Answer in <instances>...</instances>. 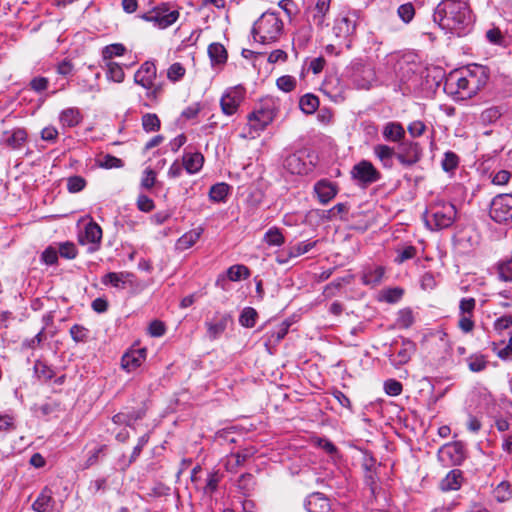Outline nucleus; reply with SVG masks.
<instances>
[{
	"mask_svg": "<svg viewBox=\"0 0 512 512\" xmlns=\"http://www.w3.org/2000/svg\"><path fill=\"white\" fill-rule=\"evenodd\" d=\"M34 372L37 378L41 381L47 382L55 376L54 369L46 362L37 360L34 364Z\"/></svg>",
	"mask_w": 512,
	"mask_h": 512,
	"instance_id": "c03bdc74",
	"label": "nucleus"
},
{
	"mask_svg": "<svg viewBox=\"0 0 512 512\" xmlns=\"http://www.w3.org/2000/svg\"><path fill=\"white\" fill-rule=\"evenodd\" d=\"M255 453L256 449L254 447L244 448L235 453H231L226 463L227 471L236 472L237 468L243 466Z\"/></svg>",
	"mask_w": 512,
	"mask_h": 512,
	"instance_id": "4be33fe9",
	"label": "nucleus"
},
{
	"mask_svg": "<svg viewBox=\"0 0 512 512\" xmlns=\"http://www.w3.org/2000/svg\"><path fill=\"white\" fill-rule=\"evenodd\" d=\"M132 277L133 274L129 272H109L102 277L101 282L104 285L124 289L128 282L131 283Z\"/></svg>",
	"mask_w": 512,
	"mask_h": 512,
	"instance_id": "c85d7f7f",
	"label": "nucleus"
},
{
	"mask_svg": "<svg viewBox=\"0 0 512 512\" xmlns=\"http://www.w3.org/2000/svg\"><path fill=\"white\" fill-rule=\"evenodd\" d=\"M291 325L292 321L290 319H286L281 322L277 327L269 332V342L273 344L279 343L287 335Z\"/></svg>",
	"mask_w": 512,
	"mask_h": 512,
	"instance_id": "a19ab883",
	"label": "nucleus"
},
{
	"mask_svg": "<svg viewBox=\"0 0 512 512\" xmlns=\"http://www.w3.org/2000/svg\"><path fill=\"white\" fill-rule=\"evenodd\" d=\"M308 153L306 150H298L286 155L283 159V167L289 173L294 175H305L314 168L312 160H307Z\"/></svg>",
	"mask_w": 512,
	"mask_h": 512,
	"instance_id": "9d476101",
	"label": "nucleus"
},
{
	"mask_svg": "<svg viewBox=\"0 0 512 512\" xmlns=\"http://www.w3.org/2000/svg\"><path fill=\"white\" fill-rule=\"evenodd\" d=\"M299 107L305 114H313L319 107V99L311 93L305 94L299 100Z\"/></svg>",
	"mask_w": 512,
	"mask_h": 512,
	"instance_id": "37998d69",
	"label": "nucleus"
},
{
	"mask_svg": "<svg viewBox=\"0 0 512 512\" xmlns=\"http://www.w3.org/2000/svg\"><path fill=\"white\" fill-rule=\"evenodd\" d=\"M345 73L357 89H370L376 79L373 66L362 59L353 60Z\"/></svg>",
	"mask_w": 512,
	"mask_h": 512,
	"instance_id": "39448f33",
	"label": "nucleus"
},
{
	"mask_svg": "<svg viewBox=\"0 0 512 512\" xmlns=\"http://www.w3.org/2000/svg\"><path fill=\"white\" fill-rule=\"evenodd\" d=\"M250 276L249 269L242 264L232 265L226 271V275H219L216 280V286L221 287L223 290H226L225 284L227 280L230 281H240L242 278H248Z\"/></svg>",
	"mask_w": 512,
	"mask_h": 512,
	"instance_id": "f3484780",
	"label": "nucleus"
},
{
	"mask_svg": "<svg viewBox=\"0 0 512 512\" xmlns=\"http://www.w3.org/2000/svg\"><path fill=\"white\" fill-rule=\"evenodd\" d=\"M444 90L459 99H467L475 96L473 89H471L468 75H466L465 68L451 72L445 80Z\"/></svg>",
	"mask_w": 512,
	"mask_h": 512,
	"instance_id": "423d86ee",
	"label": "nucleus"
},
{
	"mask_svg": "<svg viewBox=\"0 0 512 512\" xmlns=\"http://www.w3.org/2000/svg\"><path fill=\"white\" fill-rule=\"evenodd\" d=\"M220 481L221 476L219 475L218 472L209 473L206 480V485L204 487L205 494H213L217 490Z\"/></svg>",
	"mask_w": 512,
	"mask_h": 512,
	"instance_id": "338daca9",
	"label": "nucleus"
},
{
	"mask_svg": "<svg viewBox=\"0 0 512 512\" xmlns=\"http://www.w3.org/2000/svg\"><path fill=\"white\" fill-rule=\"evenodd\" d=\"M317 244V241H303L299 242L288 249V257L289 258H296L299 257L307 252H309L311 249H313Z\"/></svg>",
	"mask_w": 512,
	"mask_h": 512,
	"instance_id": "09e8293b",
	"label": "nucleus"
},
{
	"mask_svg": "<svg viewBox=\"0 0 512 512\" xmlns=\"http://www.w3.org/2000/svg\"><path fill=\"white\" fill-rule=\"evenodd\" d=\"M313 29L311 24L304 25L297 33V41L300 47L305 48L312 39Z\"/></svg>",
	"mask_w": 512,
	"mask_h": 512,
	"instance_id": "680f3d73",
	"label": "nucleus"
},
{
	"mask_svg": "<svg viewBox=\"0 0 512 512\" xmlns=\"http://www.w3.org/2000/svg\"><path fill=\"white\" fill-rule=\"evenodd\" d=\"M142 128L145 132H157L160 130L161 121L155 113H145L142 118Z\"/></svg>",
	"mask_w": 512,
	"mask_h": 512,
	"instance_id": "49530a36",
	"label": "nucleus"
},
{
	"mask_svg": "<svg viewBox=\"0 0 512 512\" xmlns=\"http://www.w3.org/2000/svg\"><path fill=\"white\" fill-rule=\"evenodd\" d=\"M413 311L410 308H404L398 312L397 324L401 328H410L414 324Z\"/></svg>",
	"mask_w": 512,
	"mask_h": 512,
	"instance_id": "4d7b16f0",
	"label": "nucleus"
},
{
	"mask_svg": "<svg viewBox=\"0 0 512 512\" xmlns=\"http://www.w3.org/2000/svg\"><path fill=\"white\" fill-rule=\"evenodd\" d=\"M351 177L359 187L367 188L371 184L378 182L382 175L370 161L361 160L353 166Z\"/></svg>",
	"mask_w": 512,
	"mask_h": 512,
	"instance_id": "6e6552de",
	"label": "nucleus"
},
{
	"mask_svg": "<svg viewBox=\"0 0 512 512\" xmlns=\"http://www.w3.org/2000/svg\"><path fill=\"white\" fill-rule=\"evenodd\" d=\"M106 75L108 80L116 83L123 82L125 78L122 66L114 61H108L106 63Z\"/></svg>",
	"mask_w": 512,
	"mask_h": 512,
	"instance_id": "79ce46f5",
	"label": "nucleus"
},
{
	"mask_svg": "<svg viewBox=\"0 0 512 512\" xmlns=\"http://www.w3.org/2000/svg\"><path fill=\"white\" fill-rule=\"evenodd\" d=\"M203 228L198 227L183 234L177 241V248L186 250L191 248L201 237Z\"/></svg>",
	"mask_w": 512,
	"mask_h": 512,
	"instance_id": "c9c22d12",
	"label": "nucleus"
},
{
	"mask_svg": "<svg viewBox=\"0 0 512 512\" xmlns=\"http://www.w3.org/2000/svg\"><path fill=\"white\" fill-rule=\"evenodd\" d=\"M357 27V15L355 13L340 14L333 26V32L339 39L345 41L347 48L351 47V37L354 35Z\"/></svg>",
	"mask_w": 512,
	"mask_h": 512,
	"instance_id": "9b49d317",
	"label": "nucleus"
},
{
	"mask_svg": "<svg viewBox=\"0 0 512 512\" xmlns=\"http://www.w3.org/2000/svg\"><path fill=\"white\" fill-rule=\"evenodd\" d=\"M314 192L321 204H327L337 195L338 189L331 181L321 179L315 183Z\"/></svg>",
	"mask_w": 512,
	"mask_h": 512,
	"instance_id": "aec40b11",
	"label": "nucleus"
},
{
	"mask_svg": "<svg viewBox=\"0 0 512 512\" xmlns=\"http://www.w3.org/2000/svg\"><path fill=\"white\" fill-rule=\"evenodd\" d=\"M231 321L229 314H224L213 321L205 323L207 327V336L211 340L219 338L227 328L228 323Z\"/></svg>",
	"mask_w": 512,
	"mask_h": 512,
	"instance_id": "a878e982",
	"label": "nucleus"
},
{
	"mask_svg": "<svg viewBox=\"0 0 512 512\" xmlns=\"http://www.w3.org/2000/svg\"><path fill=\"white\" fill-rule=\"evenodd\" d=\"M263 241L269 246H281L284 244L285 238L279 228L271 227L264 234Z\"/></svg>",
	"mask_w": 512,
	"mask_h": 512,
	"instance_id": "de8ad7c7",
	"label": "nucleus"
},
{
	"mask_svg": "<svg viewBox=\"0 0 512 512\" xmlns=\"http://www.w3.org/2000/svg\"><path fill=\"white\" fill-rule=\"evenodd\" d=\"M462 473L460 470H451L441 481L443 491L458 490L461 487Z\"/></svg>",
	"mask_w": 512,
	"mask_h": 512,
	"instance_id": "58836bf2",
	"label": "nucleus"
},
{
	"mask_svg": "<svg viewBox=\"0 0 512 512\" xmlns=\"http://www.w3.org/2000/svg\"><path fill=\"white\" fill-rule=\"evenodd\" d=\"M126 51V48L121 43H114L107 45L102 50V56L105 61H111L113 57L122 56Z\"/></svg>",
	"mask_w": 512,
	"mask_h": 512,
	"instance_id": "3c124183",
	"label": "nucleus"
},
{
	"mask_svg": "<svg viewBox=\"0 0 512 512\" xmlns=\"http://www.w3.org/2000/svg\"><path fill=\"white\" fill-rule=\"evenodd\" d=\"M397 13L404 23H409L414 18L415 9L412 3H405L398 7Z\"/></svg>",
	"mask_w": 512,
	"mask_h": 512,
	"instance_id": "0e129e2a",
	"label": "nucleus"
},
{
	"mask_svg": "<svg viewBox=\"0 0 512 512\" xmlns=\"http://www.w3.org/2000/svg\"><path fill=\"white\" fill-rule=\"evenodd\" d=\"M439 457L442 460L444 457H448L453 465H460L465 459L464 446L461 442L445 444L439 450Z\"/></svg>",
	"mask_w": 512,
	"mask_h": 512,
	"instance_id": "6ab92c4d",
	"label": "nucleus"
},
{
	"mask_svg": "<svg viewBox=\"0 0 512 512\" xmlns=\"http://www.w3.org/2000/svg\"><path fill=\"white\" fill-rule=\"evenodd\" d=\"M257 318L258 313L254 308L245 307L239 316V323L243 327L252 328L255 326Z\"/></svg>",
	"mask_w": 512,
	"mask_h": 512,
	"instance_id": "8fccbe9b",
	"label": "nucleus"
},
{
	"mask_svg": "<svg viewBox=\"0 0 512 512\" xmlns=\"http://www.w3.org/2000/svg\"><path fill=\"white\" fill-rule=\"evenodd\" d=\"M58 254L65 259H74L77 256V248L72 242H63L59 244Z\"/></svg>",
	"mask_w": 512,
	"mask_h": 512,
	"instance_id": "052dcab7",
	"label": "nucleus"
},
{
	"mask_svg": "<svg viewBox=\"0 0 512 512\" xmlns=\"http://www.w3.org/2000/svg\"><path fill=\"white\" fill-rule=\"evenodd\" d=\"M503 106H491L484 109L480 116L479 121L482 125H491L496 123L504 114Z\"/></svg>",
	"mask_w": 512,
	"mask_h": 512,
	"instance_id": "72a5a7b5",
	"label": "nucleus"
},
{
	"mask_svg": "<svg viewBox=\"0 0 512 512\" xmlns=\"http://www.w3.org/2000/svg\"><path fill=\"white\" fill-rule=\"evenodd\" d=\"M27 140L25 129L17 128L12 131H5L2 136L3 143L11 149H19Z\"/></svg>",
	"mask_w": 512,
	"mask_h": 512,
	"instance_id": "bb28decb",
	"label": "nucleus"
},
{
	"mask_svg": "<svg viewBox=\"0 0 512 512\" xmlns=\"http://www.w3.org/2000/svg\"><path fill=\"white\" fill-rule=\"evenodd\" d=\"M456 214V208L452 203L436 200L426 209L423 218L430 230H441L454 223Z\"/></svg>",
	"mask_w": 512,
	"mask_h": 512,
	"instance_id": "7ed1b4c3",
	"label": "nucleus"
},
{
	"mask_svg": "<svg viewBox=\"0 0 512 512\" xmlns=\"http://www.w3.org/2000/svg\"><path fill=\"white\" fill-rule=\"evenodd\" d=\"M145 414V408H139L137 410H132L127 413L119 412L112 417V421L117 425L125 424L126 426L132 427L133 423L136 422L137 420H141L142 418H144Z\"/></svg>",
	"mask_w": 512,
	"mask_h": 512,
	"instance_id": "c756f323",
	"label": "nucleus"
},
{
	"mask_svg": "<svg viewBox=\"0 0 512 512\" xmlns=\"http://www.w3.org/2000/svg\"><path fill=\"white\" fill-rule=\"evenodd\" d=\"M208 55L213 65H221L227 61V51L220 43L210 44L208 47Z\"/></svg>",
	"mask_w": 512,
	"mask_h": 512,
	"instance_id": "ea45409f",
	"label": "nucleus"
},
{
	"mask_svg": "<svg viewBox=\"0 0 512 512\" xmlns=\"http://www.w3.org/2000/svg\"><path fill=\"white\" fill-rule=\"evenodd\" d=\"M433 20L443 30L457 36L469 33L474 23L467 0H442L434 10Z\"/></svg>",
	"mask_w": 512,
	"mask_h": 512,
	"instance_id": "f257e3e1",
	"label": "nucleus"
},
{
	"mask_svg": "<svg viewBox=\"0 0 512 512\" xmlns=\"http://www.w3.org/2000/svg\"><path fill=\"white\" fill-rule=\"evenodd\" d=\"M273 121V112L271 110L261 109L254 111L248 116V125L255 132L263 131Z\"/></svg>",
	"mask_w": 512,
	"mask_h": 512,
	"instance_id": "a211bd4d",
	"label": "nucleus"
},
{
	"mask_svg": "<svg viewBox=\"0 0 512 512\" xmlns=\"http://www.w3.org/2000/svg\"><path fill=\"white\" fill-rule=\"evenodd\" d=\"M283 28L284 24L276 13L265 12L254 23L251 33L254 41L261 44H271L279 39Z\"/></svg>",
	"mask_w": 512,
	"mask_h": 512,
	"instance_id": "f03ea898",
	"label": "nucleus"
},
{
	"mask_svg": "<svg viewBox=\"0 0 512 512\" xmlns=\"http://www.w3.org/2000/svg\"><path fill=\"white\" fill-rule=\"evenodd\" d=\"M373 153L384 168L391 169L394 166L396 148L386 144H377L373 147Z\"/></svg>",
	"mask_w": 512,
	"mask_h": 512,
	"instance_id": "412c9836",
	"label": "nucleus"
},
{
	"mask_svg": "<svg viewBox=\"0 0 512 512\" xmlns=\"http://www.w3.org/2000/svg\"><path fill=\"white\" fill-rule=\"evenodd\" d=\"M468 368L473 373H480L487 369L489 361L482 353H474L466 358Z\"/></svg>",
	"mask_w": 512,
	"mask_h": 512,
	"instance_id": "e433bc0d",
	"label": "nucleus"
},
{
	"mask_svg": "<svg viewBox=\"0 0 512 512\" xmlns=\"http://www.w3.org/2000/svg\"><path fill=\"white\" fill-rule=\"evenodd\" d=\"M397 253V257L394 261L397 264H402L407 260L413 259L416 256L417 249L412 245H407L401 249H397Z\"/></svg>",
	"mask_w": 512,
	"mask_h": 512,
	"instance_id": "13d9d810",
	"label": "nucleus"
},
{
	"mask_svg": "<svg viewBox=\"0 0 512 512\" xmlns=\"http://www.w3.org/2000/svg\"><path fill=\"white\" fill-rule=\"evenodd\" d=\"M489 216L498 224L512 222V194L495 196L490 203Z\"/></svg>",
	"mask_w": 512,
	"mask_h": 512,
	"instance_id": "0eeeda50",
	"label": "nucleus"
},
{
	"mask_svg": "<svg viewBox=\"0 0 512 512\" xmlns=\"http://www.w3.org/2000/svg\"><path fill=\"white\" fill-rule=\"evenodd\" d=\"M382 135L386 141L399 144L405 140L406 131L400 122L390 121L383 126Z\"/></svg>",
	"mask_w": 512,
	"mask_h": 512,
	"instance_id": "5701e85b",
	"label": "nucleus"
},
{
	"mask_svg": "<svg viewBox=\"0 0 512 512\" xmlns=\"http://www.w3.org/2000/svg\"><path fill=\"white\" fill-rule=\"evenodd\" d=\"M296 83L297 81L295 77L290 75H283L279 77L276 81L277 87L284 92L293 91L296 87Z\"/></svg>",
	"mask_w": 512,
	"mask_h": 512,
	"instance_id": "e2e57ef3",
	"label": "nucleus"
},
{
	"mask_svg": "<svg viewBox=\"0 0 512 512\" xmlns=\"http://www.w3.org/2000/svg\"><path fill=\"white\" fill-rule=\"evenodd\" d=\"M416 352V343L408 338L402 339L401 347L389 356L390 363L394 367H400L409 362Z\"/></svg>",
	"mask_w": 512,
	"mask_h": 512,
	"instance_id": "4468645a",
	"label": "nucleus"
},
{
	"mask_svg": "<svg viewBox=\"0 0 512 512\" xmlns=\"http://www.w3.org/2000/svg\"><path fill=\"white\" fill-rule=\"evenodd\" d=\"M423 156V149L416 141L403 140L396 149V159L403 167H412L417 164Z\"/></svg>",
	"mask_w": 512,
	"mask_h": 512,
	"instance_id": "1a4fd4ad",
	"label": "nucleus"
},
{
	"mask_svg": "<svg viewBox=\"0 0 512 512\" xmlns=\"http://www.w3.org/2000/svg\"><path fill=\"white\" fill-rule=\"evenodd\" d=\"M459 165V157L452 151L444 153V157L441 161L442 169L445 172H453Z\"/></svg>",
	"mask_w": 512,
	"mask_h": 512,
	"instance_id": "864d4df0",
	"label": "nucleus"
},
{
	"mask_svg": "<svg viewBox=\"0 0 512 512\" xmlns=\"http://www.w3.org/2000/svg\"><path fill=\"white\" fill-rule=\"evenodd\" d=\"M149 441V434H144L138 439L137 445L133 448L132 454L127 462L123 465L122 469L125 470L127 467H129L133 462L136 461V459L140 456L143 447L148 443Z\"/></svg>",
	"mask_w": 512,
	"mask_h": 512,
	"instance_id": "6e6d98bb",
	"label": "nucleus"
},
{
	"mask_svg": "<svg viewBox=\"0 0 512 512\" xmlns=\"http://www.w3.org/2000/svg\"><path fill=\"white\" fill-rule=\"evenodd\" d=\"M384 276V268L382 266L370 267L363 271L362 283L369 286H377L381 283Z\"/></svg>",
	"mask_w": 512,
	"mask_h": 512,
	"instance_id": "f704fd0d",
	"label": "nucleus"
},
{
	"mask_svg": "<svg viewBox=\"0 0 512 512\" xmlns=\"http://www.w3.org/2000/svg\"><path fill=\"white\" fill-rule=\"evenodd\" d=\"M497 278L502 282H512V257H504L494 265Z\"/></svg>",
	"mask_w": 512,
	"mask_h": 512,
	"instance_id": "473e14b6",
	"label": "nucleus"
},
{
	"mask_svg": "<svg viewBox=\"0 0 512 512\" xmlns=\"http://www.w3.org/2000/svg\"><path fill=\"white\" fill-rule=\"evenodd\" d=\"M303 507L307 512H329L331 499L321 492H312L303 501Z\"/></svg>",
	"mask_w": 512,
	"mask_h": 512,
	"instance_id": "ddd939ff",
	"label": "nucleus"
},
{
	"mask_svg": "<svg viewBox=\"0 0 512 512\" xmlns=\"http://www.w3.org/2000/svg\"><path fill=\"white\" fill-rule=\"evenodd\" d=\"M138 17L146 22H151L158 29H166L178 20L179 11L173 9L169 3L161 2L139 14Z\"/></svg>",
	"mask_w": 512,
	"mask_h": 512,
	"instance_id": "20e7f679",
	"label": "nucleus"
},
{
	"mask_svg": "<svg viewBox=\"0 0 512 512\" xmlns=\"http://www.w3.org/2000/svg\"><path fill=\"white\" fill-rule=\"evenodd\" d=\"M465 70L469 77L471 89L476 95L488 83L491 77V69L488 66L473 63L465 67Z\"/></svg>",
	"mask_w": 512,
	"mask_h": 512,
	"instance_id": "f8f14e48",
	"label": "nucleus"
},
{
	"mask_svg": "<svg viewBox=\"0 0 512 512\" xmlns=\"http://www.w3.org/2000/svg\"><path fill=\"white\" fill-rule=\"evenodd\" d=\"M240 104L241 103H239L235 99H232L231 97H229V95H226L225 93L223 94L220 100L222 112L228 116L236 113Z\"/></svg>",
	"mask_w": 512,
	"mask_h": 512,
	"instance_id": "5fc2aeb1",
	"label": "nucleus"
},
{
	"mask_svg": "<svg viewBox=\"0 0 512 512\" xmlns=\"http://www.w3.org/2000/svg\"><path fill=\"white\" fill-rule=\"evenodd\" d=\"M86 180L82 176L74 175L67 178V190L70 193H78L86 187Z\"/></svg>",
	"mask_w": 512,
	"mask_h": 512,
	"instance_id": "bf43d9fd",
	"label": "nucleus"
},
{
	"mask_svg": "<svg viewBox=\"0 0 512 512\" xmlns=\"http://www.w3.org/2000/svg\"><path fill=\"white\" fill-rule=\"evenodd\" d=\"M236 486L243 496H250L255 490V477L251 473H244L238 478Z\"/></svg>",
	"mask_w": 512,
	"mask_h": 512,
	"instance_id": "4c0bfd02",
	"label": "nucleus"
},
{
	"mask_svg": "<svg viewBox=\"0 0 512 512\" xmlns=\"http://www.w3.org/2000/svg\"><path fill=\"white\" fill-rule=\"evenodd\" d=\"M146 358V349L139 348L125 353L121 359V365L127 371H133L139 367Z\"/></svg>",
	"mask_w": 512,
	"mask_h": 512,
	"instance_id": "393cba45",
	"label": "nucleus"
},
{
	"mask_svg": "<svg viewBox=\"0 0 512 512\" xmlns=\"http://www.w3.org/2000/svg\"><path fill=\"white\" fill-rule=\"evenodd\" d=\"M82 119L81 112L76 107L64 109L59 116L61 125L66 128L76 127L81 123Z\"/></svg>",
	"mask_w": 512,
	"mask_h": 512,
	"instance_id": "2f4dec72",
	"label": "nucleus"
},
{
	"mask_svg": "<svg viewBox=\"0 0 512 512\" xmlns=\"http://www.w3.org/2000/svg\"><path fill=\"white\" fill-rule=\"evenodd\" d=\"M331 0H317L313 7L307 9L308 22H312L319 28L327 26L326 17L330 10Z\"/></svg>",
	"mask_w": 512,
	"mask_h": 512,
	"instance_id": "2eb2a0df",
	"label": "nucleus"
},
{
	"mask_svg": "<svg viewBox=\"0 0 512 512\" xmlns=\"http://www.w3.org/2000/svg\"><path fill=\"white\" fill-rule=\"evenodd\" d=\"M52 491L45 487L32 504V509L36 512H53L54 499Z\"/></svg>",
	"mask_w": 512,
	"mask_h": 512,
	"instance_id": "cd10ccee",
	"label": "nucleus"
},
{
	"mask_svg": "<svg viewBox=\"0 0 512 512\" xmlns=\"http://www.w3.org/2000/svg\"><path fill=\"white\" fill-rule=\"evenodd\" d=\"M102 240V229L99 224L94 221H90L84 229L83 235L80 237V241L91 243L94 245L90 249V251H95L98 249L99 244Z\"/></svg>",
	"mask_w": 512,
	"mask_h": 512,
	"instance_id": "b1692460",
	"label": "nucleus"
},
{
	"mask_svg": "<svg viewBox=\"0 0 512 512\" xmlns=\"http://www.w3.org/2000/svg\"><path fill=\"white\" fill-rule=\"evenodd\" d=\"M230 186L224 182L214 184L209 191V197L214 202H224L229 194Z\"/></svg>",
	"mask_w": 512,
	"mask_h": 512,
	"instance_id": "a18cd8bd",
	"label": "nucleus"
},
{
	"mask_svg": "<svg viewBox=\"0 0 512 512\" xmlns=\"http://www.w3.org/2000/svg\"><path fill=\"white\" fill-rule=\"evenodd\" d=\"M494 498L502 503L508 501L512 496L510 484L508 482H501L493 491Z\"/></svg>",
	"mask_w": 512,
	"mask_h": 512,
	"instance_id": "603ef678",
	"label": "nucleus"
},
{
	"mask_svg": "<svg viewBox=\"0 0 512 512\" xmlns=\"http://www.w3.org/2000/svg\"><path fill=\"white\" fill-rule=\"evenodd\" d=\"M58 255V250L49 246L42 252L41 260L46 265H54L58 261Z\"/></svg>",
	"mask_w": 512,
	"mask_h": 512,
	"instance_id": "774afa93",
	"label": "nucleus"
},
{
	"mask_svg": "<svg viewBox=\"0 0 512 512\" xmlns=\"http://www.w3.org/2000/svg\"><path fill=\"white\" fill-rule=\"evenodd\" d=\"M183 167L189 174L197 173L203 166L204 157L199 152H185L182 158Z\"/></svg>",
	"mask_w": 512,
	"mask_h": 512,
	"instance_id": "7c9ffc66",
	"label": "nucleus"
},
{
	"mask_svg": "<svg viewBox=\"0 0 512 512\" xmlns=\"http://www.w3.org/2000/svg\"><path fill=\"white\" fill-rule=\"evenodd\" d=\"M88 333V329L79 324H75L70 328V335L77 343L85 342L87 340Z\"/></svg>",
	"mask_w": 512,
	"mask_h": 512,
	"instance_id": "69168bd1",
	"label": "nucleus"
},
{
	"mask_svg": "<svg viewBox=\"0 0 512 512\" xmlns=\"http://www.w3.org/2000/svg\"><path fill=\"white\" fill-rule=\"evenodd\" d=\"M156 66L153 62L146 61L136 71L134 75V82L146 90L152 89L156 79Z\"/></svg>",
	"mask_w": 512,
	"mask_h": 512,
	"instance_id": "dca6fc26",
	"label": "nucleus"
}]
</instances>
